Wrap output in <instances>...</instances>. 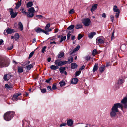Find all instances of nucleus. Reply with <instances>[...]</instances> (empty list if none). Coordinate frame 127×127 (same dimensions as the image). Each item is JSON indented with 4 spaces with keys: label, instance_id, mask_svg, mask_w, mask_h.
I'll return each instance as SVG.
<instances>
[{
    "label": "nucleus",
    "instance_id": "393cba45",
    "mask_svg": "<svg viewBox=\"0 0 127 127\" xmlns=\"http://www.w3.org/2000/svg\"><path fill=\"white\" fill-rule=\"evenodd\" d=\"M100 52V51H97L96 49H94L93 51L92 54L93 56H95V55L99 54Z\"/></svg>",
    "mask_w": 127,
    "mask_h": 127
},
{
    "label": "nucleus",
    "instance_id": "09e8293b",
    "mask_svg": "<svg viewBox=\"0 0 127 127\" xmlns=\"http://www.w3.org/2000/svg\"><path fill=\"white\" fill-rule=\"evenodd\" d=\"M71 35V34H70L69 33H68L67 35V40H69L70 39Z\"/></svg>",
    "mask_w": 127,
    "mask_h": 127
},
{
    "label": "nucleus",
    "instance_id": "7ed1b4c3",
    "mask_svg": "<svg viewBox=\"0 0 127 127\" xmlns=\"http://www.w3.org/2000/svg\"><path fill=\"white\" fill-rule=\"evenodd\" d=\"M29 12L27 13L26 14L27 17L29 18H32L34 15V13L35 11L33 7H32L29 9Z\"/></svg>",
    "mask_w": 127,
    "mask_h": 127
},
{
    "label": "nucleus",
    "instance_id": "603ef678",
    "mask_svg": "<svg viewBox=\"0 0 127 127\" xmlns=\"http://www.w3.org/2000/svg\"><path fill=\"white\" fill-rule=\"evenodd\" d=\"M91 57L90 56H87L85 57V59L87 61H88L90 59Z\"/></svg>",
    "mask_w": 127,
    "mask_h": 127
},
{
    "label": "nucleus",
    "instance_id": "9d476101",
    "mask_svg": "<svg viewBox=\"0 0 127 127\" xmlns=\"http://www.w3.org/2000/svg\"><path fill=\"white\" fill-rule=\"evenodd\" d=\"M11 76L10 75L8 74L5 75L3 77V79L5 81H7L9 80Z\"/></svg>",
    "mask_w": 127,
    "mask_h": 127
},
{
    "label": "nucleus",
    "instance_id": "3c124183",
    "mask_svg": "<svg viewBox=\"0 0 127 127\" xmlns=\"http://www.w3.org/2000/svg\"><path fill=\"white\" fill-rule=\"evenodd\" d=\"M66 123H62L61 124V125H60V127H62L63 126H66Z\"/></svg>",
    "mask_w": 127,
    "mask_h": 127
},
{
    "label": "nucleus",
    "instance_id": "4c0bfd02",
    "mask_svg": "<svg viewBox=\"0 0 127 127\" xmlns=\"http://www.w3.org/2000/svg\"><path fill=\"white\" fill-rule=\"evenodd\" d=\"M20 10L21 11V12L24 15H26L27 12H26L24 10V8H22L20 9Z\"/></svg>",
    "mask_w": 127,
    "mask_h": 127
},
{
    "label": "nucleus",
    "instance_id": "a19ab883",
    "mask_svg": "<svg viewBox=\"0 0 127 127\" xmlns=\"http://www.w3.org/2000/svg\"><path fill=\"white\" fill-rule=\"evenodd\" d=\"M83 36V35L80 34H79L78 35V40L82 38Z\"/></svg>",
    "mask_w": 127,
    "mask_h": 127
},
{
    "label": "nucleus",
    "instance_id": "bb28decb",
    "mask_svg": "<svg viewBox=\"0 0 127 127\" xmlns=\"http://www.w3.org/2000/svg\"><path fill=\"white\" fill-rule=\"evenodd\" d=\"M21 4V1H18L17 3L15 8L16 9H18L19 7L20 6Z\"/></svg>",
    "mask_w": 127,
    "mask_h": 127
},
{
    "label": "nucleus",
    "instance_id": "69168bd1",
    "mask_svg": "<svg viewBox=\"0 0 127 127\" xmlns=\"http://www.w3.org/2000/svg\"><path fill=\"white\" fill-rule=\"evenodd\" d=\"M124 106L125 108L127 109V103L124 104Z\"/></svg>",
    "mask_w": 127,
    "mask_h": 127
},
{
    "label": "nucleus",
    "instance_id": "ddd939ff",
    "mask_svg": "<svg viewBox=\"0 0 127 127\" xmlns=\"http://www.w3.org/2000/svg\"><path fill=\"white\" fill-rule=\"evenodd\" d=\"M78 80V79L76 78H73L72 79L71 83L72 84H76L77 83Z\"/></svg>",
    "mask_w": 127,
    "mask_h": 127
},
{
    "label": "nucleus",
    "instance_id": "a211bd4d",
    "mask_svg": "<svg viewBox=\"0 0 127 127\" xmlns=\"http://www.w3.org/2000/svg\"><path fill=\"white\" fill-rule=\"evenodd\" d=\"M4 61L0 57V67H2L5 64Z\"/></svg>",
    "mask_w": 127,
    "mask_h": 127
},
{
    "label": "nucleus",
    "instance_id": "774afa93",
    "mask_svg": "<svg viewBox=\"0 0 127 127\" xmlns=\"http://www.w3.org/2000/svg\"><path fill=\"white\" fill-rule=\"evenodd\" d=\"M3 41L2 39H0V45L3 42Z\"/></svg>",
    "mask_w": 127,
    "mask_h": 127
},
{
    "label": "nucleus",
    "instance_id": "f8f14e48",
    "mask_svg": "<svg viewBox=\"0 0 127 127\" xmlns=\"http://www.w3.org/2000/svg\"><path fill=\"white\" fill-rule=\"evenodd\" d=\"M96 34L95 32H92L89 34L88 36L90 38H92Z\"/></svg>",
    "mask_w": 127,
    "mask_h": 127
},
{
    "label": "nucleus",
    "instance_id": "4be33fe9",
    "mask_svg": "<svg viewBox=\"0 0 127 127\" xmlns=\"http://www.w3.org/2000/svg\"><path fill=\"white\" fill-rule=\"evenodd\" d=\"M50 68L52 70H56L58 69L59 67L58 66L52 65L50 66Z\"/></svg>",
    "mask_w": 127,
    "mask_h": 127
},
{
    "label": "nucleus",
    "instance_id": "bf43d9fd",
    "mask_svg": "<svg viewBox=\"0 0 127 127\" xmlns=\"http://www.w3.org/2000/svg\"><path fill=\"white\" fill-rule=\"evenodd\" d=\"M85 68V66L83 65L80 69L79 70L81 71L82 70Z\"/></svg>",
    "mask_w": 127,
    "mask_h": 127
},
{
    "label": "nucleus",
    "instance_id": "a878e982",
    "mask_svg": "<svg viewBox=\"0 0 127 127\" xmlns=\"http://www.w3.org/2000/svg\"><path fill=\"white\" fill-rule=\"evenodd\" d=\"M73 59L71 56L69 57L68 59L67 63L69 64H70L73 62Z\"/></svg>",
    "mask_w": 127,
    "mask_h": 127
},
{
    "label": "nucleus",
    "instance_id": "6ab92c4d",
    "mask_svg": "<svg viewBox=\"0 0 127 127\" xmlns=\"http://www.w3.org/2000/svg\"><path fill=\"white\" fill-rule=\"evenodd\" d=\"M43 30L42 29L39 28H38L37 29H35V31L38 33H40L41 32H43Z\"/></svg>",
    "mask_w": 127,
    "mask_h": 127
},
{
    "label": "nucleus",
    "instance_id": "4d7b16f0",
    "mask_svg": "<svg viewBox=\"0 0 127 127\" xmlns=\"http://www.w3.org/2000/svg\"><path fill=\"white\" fill-rule=\"evenodd\" d=\"M52 78H50L48 79L46 81V82L47 83H49L50 81L51 80Z\"/></svg>",
    "mask_w": 127,
    "mask_h": 127
},
{
    "label": "nucleus",
    "instance_id": "dca6fc26",
    "mask_svg": "<svg viewBox=\"0 0 127 127\" xmlns=\"http://www.w3.org/2000/svg\"><path fill=\"white\" fill-rule=\"evenodd\" d=\"M97 4H95L93 5L92 8L91 9V10L93 12L97 8Z\"/></svg>",
    "mask_w": 127,
    "mask_h": 127
},
{
    "label": "nucleus",
    "instance_id": "4468645a",
    "mask_svg": "<svg viewBox=\"0 0 127 127\" xmlns=\"http://www.w3.org/2000/svg\"><path fill=\"white\" fill-rule=\"evenodd\" d=\"M18 28L20 29L21 31H22L23 30V27L22 23L20 22L18 24Z\"/></svg>",
    "mask_w": 127,
    "mask_h": 127
},
{
    "label": "nucleus",
    "instance_id": "6e6d98bb",
    "mask_svg": "<svg viewBox=\"0 0 127 127\" xmlns=\"http://www.w3.org/2000/svg\"><path fill=\"white\" fill-rule=\"evenodd\" d=\"M74 11L73 9H72L71 10L69 11V14H72L73 12H74Z\"/></svg>",
    "mask_w": 127,
    "mask_h": 127
},
{
    "label": "nucleus",
    "instance_id": "c9c22d12",
    "mask_svg": "<svg viewBox=\"0 0 127 127\" xmlns=\"http://www.w3.org/2000/svg\"><path fill=\"white\" fill-rule=\"evenodd\" d=\"M18 72L19 73H22L23 72V69L22 67H18Z\"/></svg>",
    "mask_w": 127,
    "mask_h": 127
},
{
    "label": "nucleus",
    "instance_id": "2eb2a0df",
    "mask_svg": "<svg viewBox=\"0 0 127 127\" xmlns=\"http://www.w3.org/2000/svg\"><path fill=\"white\" fill-rule=\"evenodd\" d=\"M77 64L75 63H72L71 64V68L72 69H75L77 68Z\"/></svg>",
    "mask_w": 127,
    "mask_h": 127
},
{
    "label": "nucleus",
    "instance_id": "58836bf2",
    "mask_svg": "<svg viewBox=\"0 0 127 127\" xmlns=\"http://www.w3.org/2000/svg\"><path fill=\"white\" fill-rule=\"evenodd\" d=\"M32 67L33 65L31 64H30L26 66L27 69L29 70H30Z\"/></svg>",
    "mask_w": 127,
    "mask_h": 127
},
{
    "label": "nucleus",
    "instance_id": "052dcab7",
    "mask_svg": "<svg viewBox=\"0 0 127 127\" xmlns=\"http://www.w3.org/2000/svg\"><path fill=\"white\" fill-rule=\"evenodd\" d=\"M106 15L105 13H103L102 14V16L103 18H105L106 17Z\"/></svg>",
    "mask_w": 127,
    "mask_h": 127
},
{
    "label": "nucleus",
    "instance_id": "0eeeda50",
    "mask_svg": "<svg viewBox=\"0 0 127 127\" xmlns=\"http://www.w3.org/2000/svg\"><path fill=\"white\" fill-rule=\"evenodd\" d=\"M9 12L11 15V18H15L18 14L17 12H15L14 13L13 12V9L12 8H9Z\"/></svg>",
    "mask_w": 127,
    "mask_h": 127
},
{
    "label": "nucleus",
    "instance_id": "72a5a7b5",
    "mask_svg": "<svg viewBox=\"0 0 127 127\" xmlns=\"http://www.w3.org/2000/svg\"><path fill=\"white\" fill-rule=\"evenodd\" d=\"M66 38V36H61V40L60 41V43L62 42Z\"/></svg>",
    "mask_w": 127,
    "mask_h": 127
},
{
    "label": "nucleus",
    "instance_id": "a18cd8bd",
    "mask_svg": "<svg viewBox=\"0 0 127 127\" xmlns=\"http://www.w3.org/2000/svg\"><path fill=\"white\" fill-rule=\"evenodd\" d=\"M114 17L112 15H111L110 17V19L111 20L112 22H113L114 20Z\"/></svg>",
    "mask_w": 127,
    "mask_h": 127
},
{
    "label": "nucleus",
    "instance_id": "e2e57ef3",
    "mask_svg": "<svg viewBox=\"0 0 127 127\" xmlns=\"http://www.w3.org/2000/svg\"><path fill=\"white\" fill-rule=\"evenodd\" d=\"M34 53V51H33L31 53L29 56H33Z\"/></svg>",
    "mask_w": 127,
    "mask_h": 127
},
{
    "label": "nucleus",
    "instance_id": "de8ad7c7",
    "mask_svg": "<svg viewBox=\"0 0 127 127\" xmlns=\"http://www.w3.org/2000/svg\"><path fill=\"white\" fill-rule=\"evenodd\" d=\"M116 12V15H115V16L117 18L119 17L120 12L119 11V12Z\"/></svg>",
    "mask_w": 127,
    "mask_h": 127
},
{
    "label": "nucleus",
    "instance_id": "13d9d810",
    "mask_svg": "<svg viewBox=\"0 0 127 127\" xmlns=\"http://www.w3.org/2000/svg\"><path fill=\"white\" fill-rule=\"evenodd\" d=\"M47 31H45L44 30H43V32L47 35L49 34V33Z\"/></svg>",
    "mask_w": 127,
    "mask_h": 127
},
{
    "label": "nucleus",
    "instance_id": "0e129e2a",
    "mask_svg": "<svg viewBox=\"0 0 127 127\" xmlns=\"http://www.w3.org/2000/svg\"><path fill=\"white\" fill-rule=\"evenodd\" d=\"M30 61H27L25 63H24V64H25L26 65H27L28 64H30Z\"/></svg>",
    "mask_w": 127,
    "mask_h": 127
},
{
    "label": "nucleus",
    "instance_id": "473e14b6",
    "mask_svg": "<svg viewBox=\"0 0 127 127\" xmlns=\"http://www.w3.org/2000/svg\"><path fill=\"white\" fill-rule=\"evenodd\" d=\"M14 38L15 40L18 39L19 38V36L18 33H16L14 35Z\"/></svg>",
    "mask_w": 127,
    "mask_h": 127
},
{
    "label": "nucleus",
    "instance_id": "c85d7f7f",
    "mask_svg": "<svg viewBox=\"0 0 127 127\" xmlns=\"http://www.w3.org/2000/svg\"><path fill=\"white\" fill-rule=\"evenodd\" d=\"M32 5V1H29L27 4V6L28 8L31 7Z\"/></svg>",
    "mask_w": 127,
    "mask_h": 127
},
{
    "label": "nucleus",
    "instance_id": "6e6552de",
    "mask_svg": "<svg viewBox=\"0 0 127 127\" xmlns=\"http://www.w3.org/2000/svg\"><path fill=\"white\" fill-rule=\"evenodd\" d=\"M21 94L20 93L15 94L14 95L12 98V100L14 101H16L18 100V96L21 95Z\"/></svg>",
    "mask_w": 127,
    "mask_h": 127
},
{
    "label": "nucleus",
    "instance_id": "680f3d73",
    "mask_svg": "<svg viewBox=\"0 0 127 127\" xmlns=\"http://www.w3.org/2000/svg\"><path fill=\"white\" fill-rule=\"evenodd\" d=\"M71 40H73L75 39V36L74 35H72L71 36Z\"/></svg>",
    "mask_w": 127,
    "mask_h": 127
},
{
    "label": "nucleus",
    "instance_id": "cd10ccee",
    "mask_svg": "<svg viewBox=\"0 0 127 127\" xmlns=\"http://www.w3.org/2000/svg\"><path fill=\"white\" fill-rule=\"evenodd\" d=\"M98 64L97 63H95L94 66L93 71L94 72H95L96 71L97 69Z\"/></svg>",
    "mask_w": 127,
    "mask_h": 127
},
{
    "label": "nucleus",
    "instance_id": "5fc2aeb1",
    "mask_svg": "<svg viewBox=\"0 0 127 127\" xmlns=\"http://www.w3.org/2000/svg\"><path fill=\"white\" fill-rule=\"evenodd\" d=\"M47 89L49 91H52V89L51 86H49L47 87Z\"/></svg>",
    "mask_w": 127,
    "mask_h": 127
},
{
    "label": "nucleus",
    "instance_id": "c756f323",
    "mask_svg": "<svg viewBox=\"0 0 127 127\" xmlns=\"http://www.w3.org/2000/svg\"><path fill=\"white\" fill-rule=\"evenodd\" d=\"M65 67H61L59 69V70L60 72L62 73H63L64 71L65 70Z\"/></svg>",
    "mask_w": 127,
    "mask_h": 127
},
{
    "label": "nucleus",
    "instance_id": "7c9ffc66",
    "mask_svg": "<svg viewBox=\"0 0 127 127\" xmlns=\"http://www.w3.org/2000/svg\"><path fill=\"white\" fill-rule=\"evenodd\" d=\"M60 84V86L61 87H62L64 86L65 84V83L64 81L62 80L59 82V83Z\"/></svg>",
    "mask_w": 127,
    "mask_h": 127
},
{
    "label": "nucleus",
    "instance_id": "39448f33",
    "mask_svg": "<svg viewBox=\"0 0 127 127\" xmlns=\"http://www.w3.org/2000/svg\"><path fill=\"white\" fill-rule=\"evenodd\" d=\"M105 39L102 36L98 37L96 40V44L97 45L102 44L104 43Z\"/></svg>",
    "mask_w": 127,
    "mask_h": 127
},
{
    "label": "nucleus",
    "instance_id": "1a4fd4ad",
    "mask_svg": "<svg viewBox=\"0 0 127 127\" xmlns=\"http://www.w3.org/2000/svg\"><path fill=\"white\" fill-rule=\"evenodd\" d=\"M14 32V29L9 28H8L7 29L6 31V32L7 34H11Z\"/></svg>",
    "mask_w": 127,
    "mask_h": 127
},
{
    "label": "nucleus",
    "instance_id": "f257e3e1",
    "mask_svg": "<svg viewBox=\"0 0 127 127\" xmlns=\"http://www.w3.org/2000/svg\"><path fill=\"white\" fill-rule=\"evenodd\" d=\"M120 108L122 111H123V106L120 103H117L114 104L112 107L110 113V116L112 118L115 117L117 116V113L119 112L118 108Z\"/></svg>",
    "mask_w": 127,
    "mask_h": 127
},
{
    "label": "nucleus",
    "instance_id": "ea45409f",
    "mask_svg": "<svg viewBox=\"0 0 127 127\" xmlns=\"http://www.w3.org/2000/svg\"><path fill=\"white\" fill-rule=\"evenodd\" d=\"M74 25H72L69 26L67 28L68 30H71L74 27Z\"/></svg>",
    "mask_w": 127,
    "mask_h": 127
},
{
    "label": "nucleus",
    "instance_id": "49530a36",
    "mask_svg": "<svg viewBox=\"0 0 127 127\" xmlns=\"http://www.w3.org/2000/svg\"><path fill=\"white\" fill-rule=\"evenodd\" d=\"M46 47H47L46 46H44L43 47L41 50L42 52V53H44L45 50V49Z\"/></svg>",
    "mask_w": 127,
    "mask_h": 127
},
{
    "label": "nucleus",
    "instance_id": "f3484780",
    "mask_svg": "<svg viewBox=\"0 0 127 127\" xmlns=\"http://www.w3.org/2000/svg\"><path fill=\"white\" fill-rule=\"evenodd\" d=\"M105 66L104 65H102L99 68V71L101 73L103 72L105 69Z\"/></svg>",
    "mask_w": 127,
    "mask_h": 127
},
{
    "label": "nucleus",
    "instance_id": "423d86ee",
    "mask_svg": "<svg viewBox=\"0 0 127 127\" xmlns=\"http://www.w3.org/2000/svg\"><path fill=\"white\" fill-rule=\"evenodd\" d=\"M82 23L85 26L88 27L91 23L90 20L88 18H87L83 20Z\"/></svg>",
    "mask_w": 127,
    "mask_h": 127
},
{
    "label": "nucleus",
    "instance_id": "37998d69",
    "mask_svg": "<svg viewBox=\"0 0 127 127\" xmlns=\"http://www.w3.org/2000/svg\"><path fill=\"white\" fill-rule=\"evenodd\" d=\"M124 82V80L122 79H120L119 80L118 82V84H121Z\"/></svg>",
    "mask_w": 127,
    "mask_h": 127
},
{
    "label": "nucleus",
    "instance_id": "8fccbe9b",
    "mask_svg": "<svg viewBox=\"0 0 127 127\" xmlns=\"http://www.w3.org/2000/svg\"><path fill=\"white\" fill-rule=\"evenodd\" d=\"M64 53L62 51L61 52L59 53L58 56H64Z\"/></svg>",
    "mask_w": 127,
    "mask_h": 127
},
{
    "label": "nucleus",
    "instance_id": "c03bdc74",
    "mask_svg": "<svg viewBox=\"0 0 127 127\" xmlns=\"http://www.w3.org/2000/svg\"><path fill=\"white\" fill-rule=\"evenodd\" d=\"M40 90L41 92L43 93H45L46 92V90L45 89H41Z\"/></svg>",
    "mask_w": 127,
    "mask_h": 127
},
{
    "label": "nucleus",
    "instance_id": "b1692460",
    "mask_svg": "<svg viewBox=\"0 0 127 127\" xmlns=\"http://www.w3.org/2000/svg\"><path fill=\"white\" fill-rule=\"evenodd\" d=\"M121 102L123 104H125L127 103V97H125L121 101Z\"/></svg>",
    "mask_w": 127,
    "mask_h": 127
},
{
    "label": "nucleus",
    "instance_id": "9b49d317",
    "mask_svg": "<svg viewBox=\"0 0 127 127\" xmlns=\"http://www.w3.org/2000/svg\"><path fill=\"white\" fill-rule=\"evenodd\" d=\"M73 121L71 119H69L67 121V124L69 126H71L73 124Z\"/></svg>",
    "mask_w": 127,
    "mask_h": 127
},
{
    "label": "nucleus",
    "instance_id": "864d4df0",
    "mask_svg": "<svg viewBox=\"0 0 127 127\" xmlns=\"http://www.w3.org/2000/svg\"><path fill=\"white\" fill-rule=\"evenodd\" d=\"M36 17H38L40 19H41L43 17V16L41 15H37L36 16Z\"/></svg>",
    "mask_w": 127,
    "mask_h": 127
},
{
    "label": "nucleus",
    "instance_id": "5701e85b",
    "mask_svg": "<svg viewBox=\"0 0 127 127\" xmlns=\"http://www.w3.org/2000/svg\"><path fill=\"white\" fill-rule=\"evenodd\" d=\"M117 7L116 5H114L113 6V10L115 12H117L120 11V10L117 8Z\"/></svg>",
    "mask_w": 127,
    "mask_h": 127
},
{
    "label": "nucleus",
    "instance_id": "79ce46f5",
    "mask_svg": "<svg viewBox=\"0 0 127 127\" xmlns=\"http://www.w3.org/2000/svg\"><path fill=\"white\" fill-rule=\"evenodd\" d=\"M52 88L54 90H55L57 89L56 84H54L53 85Z\"/></svg>",
    "mask_w": 127,
    "mask_h": 127
},
{
    "label": "nucleus",
    "instance_id": "2f4dec72",
    "mask_svg": "<svg viewBox=\"0 0 127 127\" xmlns=\"http://www.w3.org/2000/svg\"><path fill=\"white\" fill-rule=\"evenodd\" d=\"M82 26L81 24H77L75 27V28L76 29H79L82 28Z\"/></svg>",
    "mask_w": 127,
    "mask_h": 127
},
{
    "label": "nucleus",
    "instance_id": "aec40b11",
    "mask_svg": "<svg viewBox=\"0 0 127 127\" xmlns=\"http://www.w3.org/2000/svg\"><path fill=\"white\" fill-rule=\"evenodd\" d=\"M80 46L79 45L77 46L76 48L70 53V55H71L72 53H74L75 52L78 51L79 49Z\"/></svg>",
    "mask_w": 127,
    "mask_h": 127
},
{
    "label": "nucleus",
    "instance_id": "412c9836",
    "mask_svg": "<svg viewBox=\"0 0 127 127\" xmlns=\"http://www.w3.org/2000/svg\"><path fill=\"white\" fill-rule=\"evenodd\" d=\"M6 88L9 89H11L13 88V86L12 85H9L8 84H6L5 85Z\"/></svg>",
    "mask_w": 127,
    "mask_h": 127
},
{
    "label": "nucleus",
    "instance_id": "e433bc0d",
    "mask_svg": "<svg viewBox=\"0 0 127 127\" xmlns=\"http://www.w3.org/2000/svg\"><path fill=\"white\" fill-rule=\"evenodd\" d=\"M81 73V71L80 70L78 71H77L75 73V76H77L79 75Z\"/></svg>",
    "mask_w": 127,
    "mask_h": 127
},
{
    "label": "nucleus",
    "instance_id": "f03ea898",
    "mask_svg": "<svg viewBox=\"0 0 127 127\" xmlns=\"http://www.w3.org/2000/svg\"><path fill=\"white\" fill-rule=\"evenodd\" d=\"M15 114L13 111H8L6 112L4 115V119L6 121L10 120L14 116Z\"/></svg>",
    "mask_w": 127,
    "mask_h": 127
},
{
    "label": "nucleus",
    "instance_id": "20e7f679",
    "mask_svg": "<svg viewBox=\"0 0 127 127\" xmlns=\"http://www.w3.org/2000/svg\"><path fill=\"white\" fill-rule=\"evenodd\" d=\"M54 63L56 65L61 66L67 64V61H61L59 60H57L55 61Z\"/></svg>",
    "mask_w": 127,
    "mask_h": 127
},
{
    "label": "nucleus",
    "instance_id": "338daca9",
    "mask_svg": "<svg viewBox=\"0 0 127 127\" xmlns=\"http://www.w3.org/2000/svg\"><path fill=\"white\" fill-rule=\"evenodd\" d=\"M13 48V46H11L10 47H9L7 48V49L8 50H11Z\"/></svg>",
    "mask_w": 127,
    "mask_h": 127
},
{
    "label": "nucleus",
    "instance_id": "f704fd0d",
    "mask_svg": "<svg viewBox=\"0 0 127 127\" xmlns=\"http://www.w3.org/2000/svg\"><path fill=\"white\" fill-rule=\"evenodd\" d=\"M50 26V23H48L47 24L45 27V31H47L48 30V29Z\"/></svg>",
    "mask_w": 127,
    "mask_h": 127
}]
</instances>
